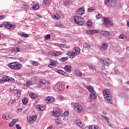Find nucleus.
Instances as JSON below:
<instances>
[{"label": "nucleus", "mask_w": 129, "mask_h": 129, "mask_svg": "<svg viewBox=\"0 0 129 129\" xmlns=\"http://www.w3.org/2000/svg\"><path fill=\"white\" fill-rule=\"evenodd\" d=\"M21 51V48L20 47H16L13 50L14 53H17V52H20Z\"/></svg>", "instance_id": "c9c22d12"}, {"label": "nucleus", "mask_w": 129, "mask_h": 129, "mask_svg": "<svg viewBox=\"0 0 129 129\" xmlns=\"http://www.w3.org/2000/svg\"><path fill=\"white\" fill-rule=\"evenodd\" d=\"M14 124H15V123L12 121L9 123V126L10 127H13V126H14Z\"/></svg>", "instance_id": "6e6d98bb"}, {"label": "nucleus", "mask_w": 129, "mask_h": 129, "mask_svg": "<svg viewBox=\"0 0 129 129\" xmlns=\"http://www.w3.org/2000/svg\"><path fill=\"white\" fill-rule=\"evenodd\" d=\"M16 127L17 129H21L22 127L20 126L19 124H16Z\"/></svg>", "instance_id": "69168bd1"}, {"label": "nucleus", "mask_w": 129, "mask_h": 129, "mask_svg": "<svg viewBox=\"0 0 129 129\" xmlns=\"http://www.w3.org/2000/svg\"><path fill=\"white\" fill-rule=\"evenodd\" d=\"M2 117L4 119L8 120L9 119H12V118H13V116H12V114L5 113L3 115Z\"/></svg>", "instance_id": "9d476101"}, {"label": "nucleus", "mask_w": 129, "mask_h": 129, "mask_svg": "<svg viewBox=\"0 0 129 129\" xmlns=\"http://www.w3.org/2000/svg\"><path fill=\"white\" fill-rule=\"evenodd\" d=\"M64 86H65V84H64L63 83L58 84L57 86V90L58 91H60V92H62V91H63L65 88Z\"/></svg>", "instance_id": "6e6552de"}, {"label": "nucleus", "mask_w": 129, "mask_h": 129, "mask_svg": "<svg viewBox=\"0 0 129 129\" xmlns=\"http://www.w3.org/2000/svg\"><path fill=\"white\" fill-rule=\"evenodd\" d=\"M100 34L102 35V36H104V37H109L110 36V33L108 31L102 30L100 32Z\"/></svg>", "instance_id": "9b49d317"}, {"label": "nucleus", "mask_w": 129, "mask_h": 129, "mask_svg": "<svg viewBox=\"0 0 129 129\" xmlns=\"http://www.w3.org/2000/svg\"><path fill=\"white\" fill-rule=\"evenodd\" d=\"M94 11H95V8H94L93 7H91V8L88 9V12L89 13H92V12H94Z\"/></svg>", "instance_id": "58836bf2"}, {"label": "nucleus", "mask_w": 129, "mask_h": 129, "mask_svg": "<svg viewBox=\"0 0 129 129\" xmlns=\"http://www.w3.org/2000/svg\"><path fill=\"white\" fill-rule=\"evenodd\" d=\"M64 69L66 72H69V73H71L72 67L69 65H67L64 67Z\"/></svg>", "instance_id": "f3484780"}, {"label": "nucleus", "mask_w": 129, "mask_h": 129, "mask_svg": "<svg viewBox=\"0 0 129 129\" xmlns=\"http://www.w3.org/2000/svg\"><path fill=\"white\" fill-rule=\"evenodd\" d=\"M114 74L116 75L119 74V71H118V70H115Z\"/></svg>", "instance_id": "774afa93"}, {"label": "nucleus", "mask_w": 129, "mask_h": 129, "mask_svg": "<svg viewBox=\"0 0 129 129\" xmlns=\"http://www.w3.org/2000/svg\"><path fill=\"white\" fill-rule=\"evenodd\" d=\"M76 74L77 76H79V77H81V76H82V73L79 72V71H76Z\"/></svg>", "instance_id": "79ce46f5"}, {"label": "nucleus", "mask_w": 129, "mask_h": 129, "mask_svg": "<svg viewBox=\"0 0 129 129\" xmlns=\"http://www.w3.org/2000/svg\"><path fill=\"white\" fill-rule=\"evenodd\" d=\"M57 27H58V28H63V25L61 24V23H58L57 24Z\"/></svg>", "instance_id": "13d9d810"}, {"label": "nucleus", "mask_w": 129, "mask_h": 129, "mask_svg": "<svg viewBox=\"0 0 129 129\" xmlns=\"http://www.w3.org/2000/svg\"><path fill=\"white\" fill-rule=\"evenodd\" d=\"M22 102L24 105H26V104L28 103V99H27V98H24L22 99Z\"/></svg>", "instance_id": "e433bc0d"}, {"label": "nucleus", "mask_w": 129, "mask_h": 129, "mask_svg": "<svg viewBox=\"0 0 129 129\" xmlns=\"http://www.w3.org/2000/svg\"><path fill=\"white\" fill-rule=\"evenodd\" d=\"M107 48H108V45L106 43H104L102 44V47H101L100 50L101 51H106Z\"/></svg>", "instance_id": "6ab92c4d"}, {"label": "nucleus", "mask_w": 129, "mask_h": 129, "mask_svg": "<svg viewBox=\"0 0 129 129\" xmlns=\"http://www.w3.org/2000/svg\"><path fill=\"white\" fill-rule=\"evenodd\" d=\"M18 93V90H14L13 91V94H14V95H17V94Z\"/></svg>", "instance_id": "bf43d9fd"}, {"label": "nucleus", "mask_w": 129, "mask_h": 129, "mask_svg": "<svg viewBox=\"0 0 129 129\" xmlns=\"http://www.w3.org/2000/svg\"><path fill=\"white\" fill-rule=\"evenodd\" d=\"M10 81L11 82H15V79L13 78L12 77H9V81Z\"/></svg>", "instance_id": "de8ad7c7"}, {"label": "nucleus", "mask_w": 129, "mask_h": 129, "mask_svg": "<svg viewBox=\"0 0 129 129\" xmlns=\"http://www.w3.org/2000/svg\"><path fill=\"white\" fill-rule=\"evenodd\" d=\"M104 3L108 5V7L110 8H114L116 6V0H105Z\"/></svg>", "instance_id": "39448f33"}, {"label": "nucleus", "mask_w": 129, "mask_h": 129, "mask_svg": "<svg viewBox=\"0 0 129 129\" xmlns=\"http://www.w3.org/2000/svg\"><path fill=\"white\" fill-rule=\"evenodd\" d=\"M74 23L77 24L79 26H82L84 24V19L80 16H75L74 17Z\"/></svg>", "instance_id": "7ed1b4c3"}, {"label": "nucleus", "mask_w": 129, "mask_h": 129, "mask_svg": "<svg viewBox=\"0 0 129 129\" xmlns=\"http://www.w3.org/2000/svg\"><path fill=\"white\" fill-rule=\"evenodd\" d=\"M57 73H58V74H60L61 75H63L64 76H66V75H67V73L61 70H58L56 71Z\"/></svg>", "instance_id": "393cba45"}, {"label": "nucleus", "mask_w": 129, "mask_h": 129, "mask_svg": "<svg viewBox=\"0 0 129 129\" xmlns=\"http://www.w3.org/2000/svg\"><path fill=\"white\" fill-rule=\"evenodd\" d=\"M10 103H11V104H14V103H16V100L13 99L10 100Z\"/></svg>", "instance_id": "052dcab7"}, {"label": "nucleus", "mask_w": 129, "mask_h": 129, "mask_svg": "<svg viewBox=\"0 0 129 129\" xmlns=\"http://www.w3.org/2000/svg\"><path fill=\"white\" fill-rule=\"evenodd\" d=\"M45 40H50L51 39V35L47 34L44 37Z\"/></svg>", "instance_id": "a19ab883"}, {"label": "nucleus", "mask_w": 129, "mask_h": 129, "mask_svg": "<svg viewBox=\"0 0 129 129\" xmlns=\"http://www.w3.org/2000/svg\"><path fill=\"white\" fill-rule=\"evenodd\" d=\"M37 110H44L45 109V106L43 105H38L36 107Z\"/></svg>", "instance_id": "412c9836"}, {"label": "nucleus", "mask_w": 129, "mask_h": 129, "mask_svg": "<svg viewBox=\"0 0 129 129\" xmlns=\"http://www.w3.org/2000/svg\"><path fill=\"white\" fill-rule=\"evenodd\" d=\"M65 4L68 5V7H70L71 5H72V1L71 0H67L65 2Z\"/></svg>", "instance_id": "72a5a7b5"}, {"label": "nucleus", "mask_w": 129, "mask_h": 129, "mask_svg": "<svg viewBox=\"0 0 129 129\" xmlns=\"http://www.w3.org/2000/svg\"><path fill=\"white\" fill-rule=\"evenodd\" d=\"M23 7L26 10H29V9H30V5L29 4H24Z\"/></svg>", "instance_id": "37998d69"}, {"label": "nucleus", "mask_w": 129, "mask_h": 129, "mask_svg": "<svg viewBox=\"0 0 129 129\" xmlns=\"http://www.w3.org/2000/svg\"><path fill=\"white\" fill-rule=\"evenodd\" d=\"M76 123L80 126V127H81L83 129L86 128V125L85 124L82 123V122L80 121V119H76Z\"/></svg>", "instance_id": "0eeeda50"}, {"label": "nucleus", "mask_w": 129, "mask_h": 129, "mask_svg": "<svg viewBox=\"0 0 129 129\" xmlns=\"http://www.w3.org/2000/svg\"><path fill=\"white\" fill-rule=\"evenodd\" d=\"M109 24L110 26H113V22L111 20H109Z\"/></svg>", "instance_id": "0e129e2a"}, {"label": "nucleus", "mask_w": 129, "mask_h": 129, "mask_svg": "<svg viewBox=\"0 0 129 129\" xmlns=\"http://www.w3.org/2000/svg\"><path fill=\"white\" fill-rule=\"evenodd\" d=\"M74 50L76 55H79L80 54V48L79 47H75Z\"/></svg>", "instance_id": "b1692460"}, {"label": "nucleus", "mask_w": 129, "mask_h": 129, "mask_svg": "<svg viewBox=\"0 0 129 129\" xmlns=\"http://www.w3.org/2000/svg\"><path fill=\"white\" fill-rule=\"evenodd\" d=\"M89 68H91V69H93V70H94L95 69V67H93V65L91 64H89Z\"/></svg>", "instance_id": "864d4df0"}, {"label": "nucleus", "mask_w": 129, "mask_h": 129, "mask_svg": "<svg viewBox=\"0 0 129 129\" xmlns=\"http://www.w3.org/2000/svg\"><path fill=\"white\" fill-rule=\"evenodd\" d=\"M8 67L13 70H21L23 65L19 62H13L9 63Z\"/></svg>", "instance_id": "f03ea898"}, {"label": "nucleus", "mask_w": 129, "mask_h": 129, "mask_svg": "<svg viewBox=\"0 0 129 129\" xmlns=\"http://www.w3.org/2000/svg\"><path fill=\"white\" fill-rule=\"evenodd\" d=\"M86 26L88 28H91L92 27V22L90 20L86 22Z\"/></svg>", "instance_id": "c756f323"}, {"label": "nucleus", "mask_w": 129, "mask_h": 129, "mask_svg": "<svg viewBox=\"0 0 129 129\" xmlns=\"http://www.w3.org/2000/svg\"><path fill=\"white\" fill-rule=\"evenodd\" d=\"M58 47L60 48H67V45L64 44H58Z\"/></svg>", "instance_id": "49530a36"}, {"label": "nucleus", "mask_w": 129, "mask_h": 129, "mask_svg": "<svg viewBox=\"0 0 129 129\" xmlns=\"http://www.w3.org/2000/svg\"><path fill=\"white\" fill-rule=\"evenodd\" d=\"M61 18V16L60 15L58 14V13H56L55 15L52 17L53 19H54V20H59Z\"/></svg>", "instance_id": "2f4dec72"}, {"label": "nucleus", "mask_w": 129, "mask_h": 129, "mask_svg": "<svg viewBox=\"0 0 129 129\" xmlns=\"http://www.w3.org/2000/svg\"><path fill=\"white\" fill-rule=\"evenodd\" d=\"M29 96L33 99H36V98H37V97H38V95H37L34 93H31L29 94Z\"/></svg>", "instance_id": "a878e982"}, {"label": "nucleus", "mask_w": 129, "mask_h": 129, "mask_svg": "<svg viewBox=\"0 0 129 129\" xmlns=\"http://www.w3.org/2000/svg\"><path fill=\"white\" fill-rule=\"evenodd\" d=\"M58 63L57 60H55L54 59L50 60V63L48 64V67H55V66H57Z\"/></svg>", "instance_id": "1a4fd4ad"}, {"label": "nucleus", "mask_w": 129, "mask_h": 129, "mask_svg": "<svg viewBox=\"0 0 129 129\" xmlns=\"http://www.w3.org/2000/svg\"><path fill=\"white\" fill-rule=\"evenodd\" d=\"M18 35L19 36H21V37H23L24 38H28L29 37V34H27L25 32H21V33L18 32Z\"/></svg>", "instance_id": "4be33fe9"}, {"label": "nucleus", "mask_w": 129, "mask_h": 129, "mask_svg": "<svg viewBox=\"0 0 129 129\" xmlns=\"http://www.w3.org/2000/svg\"><path fill=\"white\" fill-rule=\"evenodd\" d=\"M48 54L50 55L51 56H53L54 57H56V52H54L53 51L49 52Z\"/></svg>", "instance_id": "4c0bfd02"}, {"label": "nucleus", "mask_w": 129, "mask_h": 129, "mask_svg": "<svg viewBox=\"0 0 129 129\" xmlns=\"http://www.w3.org/2000/svg\"><path fill=\"white\" fill-rule=\"evenodd\" d=\"M67 55L70 56V58H73L76 54H75V52L73 51H69L68 53H67Z\"/></svg>", "instance_id": "aec40b11"}, {"label": "nucleus", "mask_w": 129, "mask_h": 129, "mask_svg": "<svg viewBox=\"0 0 129 129\" xmlns=\"http://www.w3.org/2000/svg\"><path fill=\"white\" fill-rule=\"evenodd\" d=\"M39 8H40V6L38 4L33 5L32 7V9L34 10V11H37V10H39Z\"/></svg>", "instance_id": "f704fd0d"}, {"label": "nucleus", "mask_w": 129, "mask_h": 129, "mask_svg": "<svg viewBox=\"0 0 129 129\" xmlns=\"http://www.w3.org/2000/svg\"><path fill=\"white\" fill-rule=\"evenodd\" d=\"M16 95H17V97H20L21 94V91L18 90L17 93L16 94Z\"/></svg>", "instance_id": "8fccbe9b"}, {"label": "nucleus", "mask_w": 129, "mask_h": 129, "mask_svg": "<svg viewBox=\"0 0 129 129\" xmlns=\"http://www.w3.org/2000/svg\"><path fill=\"white\" fill-rule=\"evenodd\" d=\"M107 124H108V125H109V126H110L111 127H112L113 125L111 123V122H110V121H109V120L108 121H107Z\"/></svg>", "instance_id": "5fc2aeb1"}, {"label": "nucleus", "mask_w": 129, "mask_h": 129, "mask_svg": "<svg viewBox=\"0 0 129 129\" xmlns=\"http://www.w3.org/2000/svg\"><path fill=\"white\" fill-rule=\"evenodd\" d=\"M103 118H104L107 121L109 120V117L106 116H103Z\"/></svg>", "instance_id": "4d7b16f0"}, {"label": "nucleus", "mask_w": 129, "mask_h": 129, "mask_svg": "<svg viewBox=\"0 0 129 129\" xmlns=\"http://www.w3.org/2000/svg\"><path fill=\"white\" fill-rule=\"evenodd\" d=\"M83 46L85 49H90L91 48V45L87 43H84Z\"/></svg>", "instance_id": "c85d7f7f"}, {"label": "nucleus", "mask_w": 129, "mask_h": 129, "mask_svg": "<svg viewBox=\"0 0 129 129\" xmlns=\"http://www.w3.org/2000/svg\"><path fill=\"white\" fill-rule=\"evenodd\" d=\"M43 3L44 5H49L50 4V0H44Z\"/></svg>", "instance_id": "09e8293b"}, {"label": "nucleus", "mask_w": 129, "mask_h": 129, "mask_svg": "<svg viewBox=\"0 0 129 129\" xmlns=\"http://www.w3.org/2000/svg\"><path fill=\"white\" fill-rule=\"evenodd\" d=\"M46 100L50 103L54 102L55 101V99L53 97H48L46 98Z\"/></svg>", "instance_id": "bb28decb"}, {"label": "nucleus", "mask_w": 129, "mask_h": 129, "mask_svg": "<svg viewBox=\"0 0 129 129\" xmlns=\"http://www.w3.org/2000/svg\"><path fill=\"white\" fill-rule=\"evenodd\" d=\"M99 30H87L86 31L87 34H91V35H94V34H96V33H99Z\"/></svg>", "instance_id": "4468645a"}, {"label": "nucleus", "mask_w": 129, "mask_h": 129, "mask_svg": "<svg viewBox=\"0 0 129 129\" xmlns=\"http://www.w3.org/2000/svg\"><path fill=\"white\" fill-rule=\"evenodd\" d=\"M52 115L54 117L61 116V113L58 110H53Z\"/></svg>", "instance_id": "f8f14e48"}, {"label": "nucleus", "mask_w": 129, "mask_h": 129, "mask_svg": "<svg viewBox=\"0 0 129 129\" xmlns=\"http://www.w3.org/2000/svg\"><path fill=\"white\" fill-rule=\"evenodd\" d=\"M55 122H56V123H57V124H60L61 121V120H59V118H57L55 120Z\"/></svg>", "instance_id": "3c124183"}, {"label": "nucleus", "mask_w": 129, "mask_h": 129, "mask_svg": "<svg viewBox=\"0 0 129 129\" xmlns=\"http://www.w3.org/2000/svg\"><path fill=\"white\" fill-rule=\"evenodd\" d=\"M27 120L29 122H31V121H35V120H36V116H30L29 118H27Z\"/></svg>", "instance_id": "5701e85b"}, {"label": "nucleus", "mask_w": 129, "mask_h": 129, "mask_svg": "<svg viewBox=\"0 0 129 129\" xmlns=\"http://www.w3.org/2000/svg\"><path fill=\"white\" fill-rule=\"evenodd\" d=\"M109 19L106 17H103L102 21L103 22L104 25L105 26H107V25L109 24Z\"/></svg>", "instance_id": "ddd939ff"}, {"label": "nucleus", "mask_w": 129, "mask_h": 129, "mask_svg": "<svg viewBox=\"0 0 129 129\" xmlns=\"http://www.w3.org/2000/svg\"><path fill=\"white\" fill-rule=\"evenodd\" d=\"M124 35H120L119 36V39H124Z\"/></svg>", "instance_id": "338daca9"}, {"label": "nucleus", "mask_w": 129, "mask_h": 129, "mask_svg": "<svg viewBox=\"0 0 129 129\" xmlns=\"http://www.w3.org/2000/svg\"><path fill=\"white\" fill-rule=\"evenodd\" d=\"M85 13V10H84V8H80L77 11V14L80 15V16L83 15Z\"/></svg>", "instance_id": "2eb2a0df"}, {"label": "nucleus", "mask_w": 129, "mask_h": 129, "mask_svg": "<svg viewBox=\"0 0 129 129\" xmlns=\"http://www.w3.org/2000/svg\"><path fill=\"white\" fill-rule=\"evenodd\" d=\"M103 96L105 99L109 102V103H112V98H111V92L108 89H106L103 91Z\"/></svg>", "instance_id": "f257e3e1"}, {"label": "nucleus", "mask_w": 129, "mask_h": 129, "mask_svg": "<svg viewBox=\"0 0 129 129\" xmlns=\"http://www.w3.org/2000/svg\"><path fill=\"white\" fill-rule=\"evenodd\" d=\"M72 106L74 109H75L77 111V112H81L83 110V108L82 106L79 104H77L75 102H73L71 103Z\"/></svg>", "instance_id": "20e7f679"}, {"label": "nucleus", "mask_w": 129, "mask_h": 129, "mask_svg": "<svg viewBox=\"0 0 129 129\" xmlns=\"http://www.w3.org/2000/svg\"><path fill=\"white\" fill-rule=\"evenodd\" d=\"M87 89H88V91L90 92V93H92L93 92H95V91L94 89L93 86L91 85L87 86Z\"/></svg>", "instance_id": "a211bd4d"}, {"label": "nucleus", "mask_w": 129, "mask_h": 129, "mask_svg": "<svg viewBox=\"0 0 129 129\" xmlns=\"http://www.w3.org/2000/svg\"><path fill=\"white\" fill-rule=\"evenodd\" d=\"M6 27L7 29H11L12 30H14L15 28H16V26L15 25H12V24H7Z\"/></svg>", "instance_id": "cd10ccee"}, {"label": "nucleus", "mask_w": 129, "mask_h": 129, "mask_svg": "<svg viewBox=\"0 0 129 129\" xmlns=\"http://www.w3.org/2000/svg\"><path fill=\"white\" fill-rule=\"evenodd\" d=\"M89 97L91 99H96V97H97V95L95 92H93L91 93L89 95Z\"/></svg>", "instance_id": "dca6fc26"}, {"label": "nucleus", "mask_w": 129, "mask_h": 129, "mask_svg": "<svg viewBox=\"0 0 129 129\" xmlns=\"http://www.w3.org/2000/svg\"><path fill=\"white\" fill-rule=\"evenodd\" d=\"M56 57L62 55V52L61 51H56Z\"/></svg>", "instance_id": "603ef678"}, {"label": "nucleus", "mask_w": 129, "mask_h": 129, "mask_svg": "<svg viewBox=\"0 0 129 129\" xmlns=\"http://www.w3.org/2000/svg\"><path fill=\"white\" fill-rule=\"evenodd\" d=\"M96 19H99L101 18V15H100V14H98L96 16Z\"/></svg>", "instance_id": "680f3d73"}, {"label": "nucleus", "mask_w": 129, "mask_h": 129, "mask_svg": "<svg viewBox=\"0 0 129 129\" xmlns=\"http://www.w3.org/2000/svg\"><path fill=\"white\" fill-rule=\"evenodd\" d=\"M18 120L19 119L18 118H16V119H13L12 121L13 122V123H16V122H17Z\"/></svg>", "instance_id": "e2e57ef3"}, {"label": "nucleus", "mask_w": 129, "mask_h": 129, "mask_svg": "<svg viewBox=\"0 0 129 129\" xmlns=\"http://www.w3.org/2000/svg\"><path fill=\"white\" fill-rule=\"evenodd\" d=\"M101 62L102 65L101 67L102 70H105V69H108V67H109V64H108L107 61H106V60L101 59Z\"/></svg>", "instance_id": "423d86ee"}, {"label": "nucleus", "mask_w": 129, "mask_h": 129, "mask_svg": "<svg viewBox=\"0 0 129 129\" xmlns=\"http://www.w3.org/2000/svg\"><path fill=\"white\" fill-rule=\"evenodd\" d=\"M30 64H32L33 66H38V65H39V62L36 61L30 60Z\"/></svg>", "instance_id": "473e14b6"}, {"label": "nucleus", "mask_w": 129, "mask_h": 129, "mask_svg": "<svg viewBox=\"0 0 129 129\" xmlns=\"http://www.w3.org/2000/svg\"><path fill=\"white\" fill-rule=\"evenodd\" d=\"M68 60V58L67 57H63L60 58V60L61 61V62H65V61H67Z\"/></svg>", "instance_id": "ea45409f"}, {"label": "nucleus", "mask_w": 129, "mask_h": 129, "mask_svg": "<svg viewBox=\"0 0 129 129\" xmlns=\"http://www.w3.org/2000/svg\"><path fill=\"white\" fill-rule=\"evenodd\" d=\"M33 84V82L29 81L26 83V86H31Z\"/></svg>", "instance_id": "a18cd8bd"}, {"label": "nucleus", "mask_w": 129, "mask_h": 129, "mask_svg": "<svg viewBox=\"0 0 129 129\" xmlns=\"http://www.w3.org/2000/svg\"><path fill=\"white\" fill-rule=\"evenodd\" d=\"M4 82H7L9 81V76H4V79H3Z\"/></svg>", "instance_id": "c03bdc74"}, {"label": "nucleus", "mask_w": 129, "mask_h": 129, "mask_svg": "<svg viewBox=\"0 0 129 129\" xmlns=\"http://www.w3.org/2000/svg\"><path fill=\"white\" fill-rule=\"evenodd\" d=\"M89 129H101L100 127L94 125H91V126H89Z\"/></svg>", "instance_id": "7c9ffc66"}]
</instances>
